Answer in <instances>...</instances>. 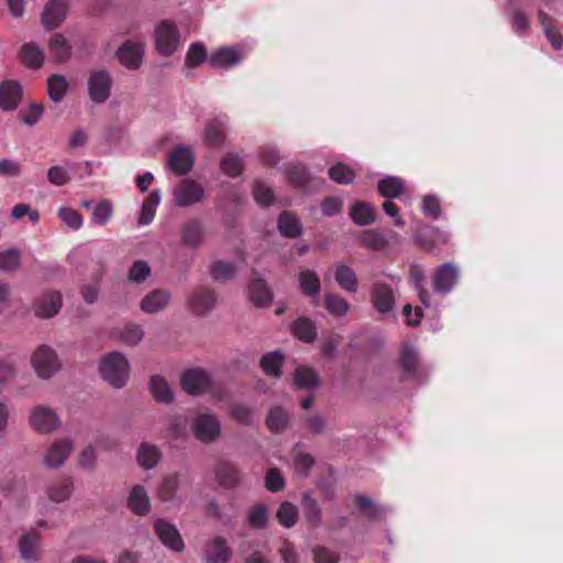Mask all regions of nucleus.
Instances as JSON below:
<instances>
[{
  "mask_svg": "<svg viewBox=\"0 0 563 563\" xmlns=\"http://www.w3.org/2000/svg\"><path fill=\"white\" fill-rule=\"evenodd\" d=\"M99 371L109 385L119 389L126 385L130 364L122 353L114 351L103 357Z\"/></svg>",
  "mask_w": 563,
  "mask_h": 563,
  "instance_id": "f257e3e1",
  "label": "nucleus"
},
{
  "mask_svg": "<svg viewBox=\"0 0 563 563\" xmlns=\"http://www.w3.org/2000/svg\"><path fill=\"white\" fill-rule=\"evenodd\" d=\"M369 301L378 314L389 316L396 307L395 290L389 284L375 280L369 288Z\"/></svg>",
  "mask_w": 563,
  "mask_h": 563,
  "instance_id": "f03ea898",
  "label": "nucleus"
},
{
  "mask_svg": "<svg viewBox=\"0 0 563 563\" xmlns=\"http://www.w3.org/2000/svg\"><path fill=\"white\" fill-rule=\"evenodd\" d=\"M32 365L42 379H49L60 368V362L55 350L48 345H41L33 352Z\"/></svg>",
  "mask_w": 563,
  "mask_h": 563,
  "instance_id": "7ed1b4c3",
  "label": "nucleus"
},
{
  "mask_svg": "<svg viewBox=\"0 0 563 563\" xmlns=\"http://www.w3.org/2000/svg\"><path fill=\"white\" fill-rule=\"evenodd\" d=\"M221 422L213 413H200L191 422V431L202 443H212L221 434Z\"/></svg>",
  "mask_w": 563,
  "mask_h": 563,
  "instance_id": "20e7f679",
  "label": "nucleus"
},
{
  "mask_svg": "<svg viewBox=\"0 0 563 563\" xmlns=\"http://www.w3.org/2000/svg\"><path fill=\"white\" fill-rule=\"evenodd\" d=\"M180 34L172 21H162L155 30L156 49L164 56L173 55L179 47Z\"/></svg>",
  "mask_w": 563,
  "mask_h": 563,
  "instance_id": "39448f33",
  "label": "nucleus"
},
{
  "mask_svg": "<svg viewBox=\"0 0 563 563\" xmlns=\"http://www.w3.org/2000/svg\"><path fill=\"white\" fill-rule=\"evenodd\" d=\"M175 205L189 207L202 201L206 190L201 184L194 179H181L173 190Z\"/></svg>",
  "mask_w": 563,
  "mask_h": 563,
  "instance_id": "423d86ee",
  "label": "nucleus"
},
{
  "mask_svg": "<svg viewBox=\"0 0 563 563\" xmlns=\"http://www.w3.org/2000/svg\"><path fill=\"white\" fill-rule=\"evenodd\" d=\"M184 390L191 395H200L211 390L213 380L210 374L202 368H190L183 373L180 378Z\"/></svg>",
  "mask_w": 563,
  "mask_h": 563,
  "instance_id": "0eeeda50",
  "label": "nucleus"
},
{
  "mask_svg": "<svg viewBox=\"0 0 563 563\" xmlns=\"http://www.w3.org/2000/svg\"><path fill=\"white\" fill-rule=\"evenodd\" d=\"M88 93L95 103H103L110 97L112 79L106 69L93 70L88 78Z\"/></svg>",
  "mask_w": 563,
  "mask_h": 563,
  "instance_id": "6e6552de",
  "label": "nucleus"
},
{
  "mask_svg": "<svg viewBox=\"0 0 563 563\" xmlns=\"http://www.w3.org/2000/svg\"><path fill=\"white\" fill-rule=\"evenodd\" d=\"M459 279V269L453 263L440 265L432 274L434 291L448 294L452 290Z\"/></svg>",
  "mask_w": 563,
  "mask_h": 563,
  "instance_id": "1a4fd4ad",
  "label": "nucleus"
},
{
  "mask_svg": "<svg viewBox=\"0 0 563 563\" xmlns=\"http://www.w3.org/2000/svg\"><path fill=\"white\" fill-rule=\"evenodd\" d=\"M154 531L166 548L175 552H181L184 550L183 538L174 525L165 519H158L154 523Z\"/></svg>",
  "mask_w": 563,
  "mask_h": 563,
  "instance_id": "9d476101",
  "label": "nucleus"
},
{
  "mask_svg": "<svg viewBox=\"0 0 563 563\" xmlns=\"http://www.w3.org/2000/svg\"><path fill=\"white\" fill-rule=\"evenodd\" d=\"M30 422L40 433L52 432L60 424L56 412L45 406H37L32 410Z\"/></svg>",
  "mask_w": 563,
  "mask_h": 563,
  "instance_id": "9b49d317",
  "label": "nucleus"
},
{
  "mask_svg": "<svg viewBox=\"0 0 563 563\" xmlns=\"http://www.w3.org/2000/svg\"><path fill=\"white\" fill-rule=\"evenodd\" d=\"M243 59L241 49L236 47H221L208 57V63L214 68H232L239 65Z\"/></svg>",
  "mask_w": 563,
  "mask_h": 563,
  "instance_id": "f8f14e48",
  "label": "nucleus"
},
{
  "mask_svg": "<svg viewBox=\"0 0 563 563\" xmlns=\"http://www.w3.org/2000/svg\"><path fill=\"white\" fill-rule=\"evenodd\" d=\"M232 558V550L223 537H216L206 544V563H229Z\"/></svg>",
  "mask_w": 563,
  "mask_h": 563,
  "instance_id": "ddd939ff",
  "label": "nucleus"
},
{
  "mask_svg": "<svg viewBox=\"0 0 563 563\" xmlns=\"http://www.w3.org/2000/svg\"><path fill=\"white\" fill-rule=\"evenodd\" d=\"M73 443L70 440L63 439L55 441L43 457L44 464L49 468H57L64 464L70 452Z\"/></svg>",
  "mask_w": 563,
  "mask_h": 563,
  "instance_id": "4468645a",
  "label": "nucleus"
},
{
  "mask_svg": "<svg viewBox=\"0 0 563 563\" xmlns=\"http://www.w3.org/2000/svg\"><path fill=\"white\" fill-rule=\"evenodd\" d=\"M22 99L21 85L12 79L5 80L0 85V109L11 111L18 108Z\"/></svg>",
  "mask_w": 563,
  "mask_h": 563,
  "instance_id": "2eb2a0df",
  "label": "nucleus"
},
{
  "mask_svg": "<svg viewBox=\"0 0 563 563\" xmlns=\"http://www.w3.org/2000/svg\"><path fill=\"white\" fill-rule=\"evenodd\" d=\"M62 295L58 291L43 294L34 303L35 314L40 318H51L58 313L62 307Z\"/></svg>",
  "mask_w": 563,
  "mask_h": 563,
  "instance_id": "dca6fc26",
  "label": "nucleus"
},
{
  "mask_svg": "<svg viewBox=\"0 0 563 563\" xmlns=\"http://www.w3.org/2000/svg\"><path fill=\"white\" fill-rule=\"evenodd\" d=\"M67 15V3L65 0H51L42 13V23L45 29L57 27Z\"/></svg>",
  "mask_w": 563,
  "mask_h": 563,
  "instance_id": "f3484780",
  "label": "nucleus"
},
{
  "mask_svg": "<svg viewBox=\"0 0 563 563\" xmlns=\"http://www.w3.org/2000/svg\"><path fill=\"white\" fill-rule=\"evenodd\" d=\"M188 305L195 314L202 316L214 308L216 296L212 290L201 287L191 294Z\"/></svg>",
  "mask_w": 563,
  "mask_h": 563,
  "instance_id": "a211bd4d",
  "label": "nucleus"
},
{
  "mask_svg": "<svg viewBox=\"0 0 563 563\" xmlns=\"http://www.w3.org/2000/svg\"><path fill=\"white\" fill-rule=\"evenodd\" d=\"M120 63L131 69H136L141 66L144 49L140 43L125 42L119 47L117 52Z\"/></svg>",
  "mask_w": 563,
  "mask_h": 563,
  "instance_id": "6ab92c4d",
  "label": "nucleus"
},
{
  "mask_svg": "<svg viewBox=\"0 0 563 563\" xmlns=\"http://www.w3.org/2000/svg\"><path fill=\"white\" fill-rule=\"evenodd\" d=\"M214 473L219 485L225 488H233L242 481V474L238 466L227 461L219 462Z\"/></svg>",
  "mask_w": 563,
  "mask_h": 563,
  "instance_id": "aec40b11",
  "label": "nucleus"
},
{
  "mask_svg": "<svg viewBox=\"0 0 563 563\" xmlns=\"http://www.w3.org/2000/svg\"><path fill=\"white\" fill-rule=\"evenodd\" d=\"M194 156L189 148L179 146L168 156V166L177 175H185L191 170Z\"/></svg>",
  "mask_w": 563,
  "mask_h": 563,
  "instance_id": "412c9836",
  "label": "nucleus"
},
{
  "mask_svg": "<svg viewBox=\"0 0 563 563\" xmlns=\"http://www.w3.org/2000/svg\"><path fill=\"white\" fill-rule=\"evenodd\" d=\"M170 301V294L165 289H155L141 301V310L153 314L165 309Z\"/></svg>",
  "mask_w": 563,
  "mask_h": 563,
  "instance_id": "4be33fe9",
  "label": "nucleus"
},
{
  "mask_svg": "<svg viewBox=\"0 0 563 563\" xmlns=\"http://www.w3.org/2000/svg\"><path fill=\"white\" fill-rule=\"evenodd\" d=\"M334 280L345 291L355 294L358 289V279L356 273L350 266L340 263L335 266L333 273Z\"/></svg>",
  "mask_w": 563,
  "mask_h": 563,
  "instance_id": "5701e85b",
  "label": "nucleus"
},
{
  "mask_svg": "<svg viewBox=\"0 0 563 563\" xmlns=\"http://www.w3.org/2000/svg\"><path fill=\"white\" fill-rule=\"evenodd\" d=\"M354 503L360 514L368 521H378L385 515L383 507L365 495H356Z\"/></svg>",
  "mask_w": 563,
  "mask_h": 563,
  "instance_id": "b1692460",
  "label": "nucleus"
},
{
  "mask_svg": "<svg viewBox=\"0 0 563 563\" xmlns=\"http://www.w3.org/2000/svg\"><path fill=\"white\" fill-rule=\"evenodd\" d=\"M128 506L137 516H144L150 511V499L143 486H134L128 499Z\"/></svg>",
  "mask_w": 563,
  "mask_h": 563,
  "instance_id": "393cba45",
  "label": "nucleus"
},
{
  "mask_svg": "<svg viewBox=\"0 0 563 563\" xmlns=\"http://www.w3.org/2000/svg\"><path fill=\"white\" fill-rule=\"evenodd\" d=\"M377 190L382 197L394 199L400 197L406 191V184L399 177L387 176L379 180Z\"/></svg>",
  "mask_w": 563,
  "mask_h": 563,
  "instance_id": "a878e982",
  "label": "nucleus"
},
{
  "mask_svg": "<svg viewBox=\"0 0 563 563\" xmlns=\"http://www.w3.org/2000/svg\"><path fill=\"white\" fill-rule=\"evenodd\" d=\"M539 23L543 27L544 35L552 47L556 51L563 47V37L556 26L552 24V16L543 10L538 12Z\"/></svg>",
  "mask_w": 563,
  "mask_h": 563,
  "instance_id": "bb28decb",
  "label": "nucleus"
},
{
  "mask_svg": "<svg viewBox=\"0 0 563 563\" xmlns=\"http://www.w3.org/2000/svg\"><path fill=\"white\" fill-rule=\"evenodd\" d=\"M350 217L354 223L363 227L375 221L376 211L371 203L365 201H357L352 206Z\"/></svg>",
  "mask_w": 563,
  "mask_h": 563,
  "instance_id": "cd10ccee",
  "label": "nucleus"
},
{
  "mask_svg": "<svg viewBox=\"0 0 563 563\" xmlns=\"http://www.w3.org/2000/svg\"><path fill=\"white\" fill-rule=\"evenodd\" d=\"M323 306L329 314L335 318L344 317L351 307L343 296L335 292H327L324 295Z\"/></svg>",
  "mask_w": 563,
  "mask_h": 563,
  "instance_id": "c85d7f7f",
  "label": "nucleus"
},
{
  "mask_svg": "<svg viewBox=\"0 0 563 563\" xmlns=\"http://www.w3.org/2000/svg\"><path fill=\"white\" fill-rule=\"evenodd\" d=\"M38 538L37 532H26L20 538L18 547L23 560L32 562L37 560Z\"/></svg>",
  "mask_w": 563,
  "mask_h": 563,
  "instance_id": "c756f323",
  "label": "nucleus"
},
{
  "mask_svg": "<svg viewBox=\"0 0 563 563\" xmlns=\"http://www.w3.org/2000/svg\"><path fill=\"white\" fill-rule=\"evenodd\" d=\"M251 300L260 307H267L273 299L272 292L264 280L255 278L249 286Z\"/></svg>",
  "mask_w": 563,
  "mask_h": 563,
  "instance_id": "7c9ffc66",
  "label": "nucleus"
},
{
  "mask_svg": "<svg viewBox=\"0 0 563 563\" xmlns=\"http://www.w3.org/2000/svg\"><path fill=\"white\" fill-rule=\"evenodd\" d=\"M161 202V191L155 189L151 192V195L143 201L141 208V214L139 218V224L147 225L150 224L156 214V209Z\"/></svg>",
  "mask_w": 563,
  "mask_h": 563,
  "instance_id": "2f4dec72",
  "label": "nucleus"
},
{
  "mask_svg": "<svg viewBox=\"0 0 563 563\" xmlns=\"http://www.w3.org/2000/svg\"><path fill=\"white\" fill-rule=\"evenodd\" d=\"M277 224L280 233L287 238H297L301 234V223L299 219L290 212H282Z\"/></svg>",
  "mask_w": 563,
  "mask_h": 563,
  "instance_id": "473e14b6",
  "label": "nucleus"
},
{
  "mask_svg": "<svg viewBox=\"0 0 563 563\" xmlns=\"http://www.w3.org/2000/svg\"><path fill=\"white\" fill-rule=\"evenodd\" d=\"M161 459L158 449L150 443H142L137 450V463L144 470L154 468Z\"/></svg>",
  "mask_w": 563,
  "mask_h": 563,
  "instance_id": "72a5a7b5",
  "label": "nucleus"
},
{
  "mask_svg": "<svg viewBox=\"0 0 563 563\" xmlns=\"http://www.w3.org/2000/svg\"><path fill=\"white\" fill-rule=\"evenodd\" d=\"M48 48L57 62H66L71 55V46L60 33L54 34L51 37Z\"/></svg>",
  "mask_w": 563,
  "mask_h": 563,
  "instance_id": "f704fd0d",
  "label": "nucleus"
},
{
  "mask_svg": "<svg viewBox=\"0 0 563 563\" xmlns=\"http://www.w3.org/2000/svg\"><path fill=\"white\" fill-rule=\"evenodd\" d=\"M22 63L30 68H38L44 62L43 51L34 43H26L20 52Z\"/></svg>",
  "mask_w": 563,
  "mask_h": 563,
  "instance_id": "c9c22d12",
  "label": "nucleus"
},
{
  "mask_svg": "<svg viewBox=\"0 0 563 563\" xmlns=\"http://www.w3.org/2000/svg\"><path fill=\"white\" fill-rule=\"evenodd\" d=\"M203 240V227L197 221H189L183 229V243L190 247H197Z\"/></svg>",
  "mask_w": 563,
  "mask_h": 563,
  "instance_id": "e433bc0d",
  "label": "nucleus"
},
{
  "mask_svg": "<svg viewBox=\"0 0 563 563\" xmlns=\"http://www.w3.org/2000/svg\"><path fill=\"white\" fill-rule=\"evenodd\" d=\"M399 362L406 375L413 376L417 373L419 357L417 351L410 344H402Z\"/></svg>",
  "mask_w": 563,
  "mask_h": 563,
  "instance_id": "4c0bfd02",
  "label": "nucleus"
},
{
  "mask_svg": "<svg viewBox=\"0 0 563 563\" xmlns=\"http://www.w3.org/2000/svg\"><path fill=\"white\" fill-rule=\"evenodd\" d=\"M68 81L63 75L54 74L47 79L48 97L55 103L60 102L67 90Z\"/></svg>",
  "mask_w": 563,
  "mask_h": 563,
  "instance_id": "58836bf2",
  "label": "nucleus"
},
{
  "mask_svg": "<svg viewBox=\"0 0 563 563\" xmlns=\"http://www.w3.org/2000/svg\"><path fill=\"white\" fill-rule=\"evenodd\" d=\"M73 494V482L70 479H62L52 483L47 487V496L54 503H63Z\"/></svg>",
  "mask_w": 563,
  "mask_h": 563,
  "instance_id": "ea45409f",
  "label": "nucleus"
},
{
  "mask_svg": "<svg viewBox=\"0 0 563 563\" xmlns=\"http://www.w3.org/2000/svg\"><path fill=\"white\" fill-rule=\"evenodd\" d=\"M261 367L266 375L280 376V368L284 364V356L279 351L269 352L262 356Z\"/></svg>",
  "mask_w": 563,
  "mask_h": 563,
  "instance_id": "a19ab883",
  "label": "nucleus"
},
{
  "mask_svg": "<svg viewBox=\"0 0 563 563\" xmlns=\"http://www.w3.org/2000/svg\"><path fill=\"white\" fill-rule=\"evenodd\" d=\"M180 484V475L175 473L166 476L159 488H158V497L162 501H172L176 499L177 492L179 489Z\"/></svg>",
  "mask_w": 563,
  "mask_h": 563,
  "instance_id": "79ce46f5",
  "label": "nucleus"
},
{
  "mask_svg": "<svg viewBox=\"0 0 563 563\" xmlns=\"http://www.w3.org/2000/svg\"><path fill=\"white\" fill-rule=\"evenodd\" d=\"M220 168L224 175L235 178L243 172V157L239 154L229 153L222 157Z\"/></svg>",
  "mask_w": 563,
  "mask_h": 563,
  "instance_id": "37998d69",
  "label": "nucleus"
},
{
  "mask_svg": "<svg viewBox=\"0 0 563 563\" xmlns=\"http://www.w3.org/2000/svg\"><path fill=\"white\" fill-rule=\"evenodd\" d=\"M150 388L153 397L158 402L168 404L174 399V394L172 393L167 382L161 376L152 377Z\"/></svg>",
  "mask_w": 563,
  "mask_h": 563,
  "instance_id": "c03bdc74",
  "label": "nucleus"
},
{
  "mask_svg": "<svg viewBox=\"0 0 563 563\" xmlns=\"http://www.w3.org/2000/svg\"><path fill=\"white\" fill-rule=\"evenodd\" d=\"M291 331L299 340L307 343L312 342L316 335L313 322L305 317L297 319L291 324Z\"/></svg>",
  "mask_w": 563,
  "mask_h": 563,
  "instance_id": "a18cd8bd",
  "label": "nucleus"
},
{
  "mask_svg": "<svg viewBox=\"0 0 563 563\" xmlns=\"http://www.w3.org/2000/svg\"><path fill=\"white\" fill-rule=\"evenodd\" d=\"M286 179L296 187H303L308 181L307 168L303 164H289L285 167Z\"/></svg>",
  "mask_w": 563,
  "mask_h": 563,
  "instance_id": "49530a36",
  "label": "nucleus"
},
{
  "mask_svg": "<svg viewBox=\"0 0 563 563\" xmlns=\"http://www.w3.org/2000/svg\"><path fill=\"white\" fill-rule=\"evenodd\" d=\"M288 413L279 406L272 408L267 416V427L272 432H282L288 424Z\"/></svg>",
  "mask_w": 563,
  "mask_h": 563,
  "instance_id": "de8ad7c7",
  "label": "nucleus"
},
{
  "mask_svg": "<svg viewBox=\"0 0 563 563\" xmlns=\"http://www.w3.org/2000/svg\"><path fill=\"white\" fill-rule=\"evenodd\" d=\"M235 273V265L224 261H216L210 268V275L217 282L231 280L234 278Z\"/></svg>",
  "mask_w": 563,
  "mask_h": 563,
  "instance_id": "09e8293b",
  "label": "nucleus"
},
{
  "mask_svg": "<svg viewBox=\"0 0 563 563\" xmlns=\"http://www.w3.org/2000/svg\"><path fill=\"white\" fill-rule=\"evenodd\" d=\"M360 242L374 251H380L387 246V240L384 234L377 230H366L362 233Z\"/></svg>",
  "mask_w": 563,
  "mask_h": 563,
  "instance_id": "8fccbe9b",
  "label": "nucleus"
},
{
  "mask_svg": "<svg viewBox=\"0 0 563 563\" xmlns=\"http://www.w3.org/2000/svg\"><path fill=\"white\" fill-rule=\"evenodd\" d=\"M329 177L341 185H349L355 178L354 170L343 163H338L329 169Z\"/></svg>",
  "mask_w": 563,
  "mask_h": 563,
  "instance_id": "3c124183",
  "label": "nucleus"
},
{
  "mask_svg": "<svg viewBox=\"0 0 563 563\" xmlns=\"http://www.w3.org/2000/svg\"><path fill=\"white\" fill-rule=\"evenodd\" d=\"M144 338V331L141 325L128 323L120 330V340L126 345H136Z\"/></svg>",
  "mask_w": 563,
  "mask_h": 563,
  "instance_id": "603ef678",
  "label": "nucleus"
},
{
  "mask_svg": "<svg viewBox=\"0 0 563 563\" xmlns=\"http://www.w3.org/2000/svg\"><path fill=\"white\" fill-rule=\"evenodd\" d=\"M113 209L109 200L104 199L97 203L92 213L91 222L97 225H106L112 218Z\"/></svg>",
  "mask_w": 563,
  "mask_h": 563,
  "instance_id": "864d4df0",
  "label": "nucleus"
},
{
  "mask_svg": "<svg viewBox=\"0 0 563 563\" xmlns=\"http://www.w3.org/2000/svg\"><path fill=\"white\" fill-rule=\"evenodd\" d=\"M294 380L298 388L308 389L317 384V375L313 369L300 366L296 369Z\"/></svg>",
  "mask_w": 563,
  "mask_h": 563,
  "instance_id": "5fc2aeb1",
  "label": "nucleus"
},
{
  "mask_svg": "<svg viewBox=\"0 0 563 563\" xmlns=\"http://www.w3.org/2000/svg\"><path fill=\"white\" fill-rule=\"evenodd\" d=\"M297 508L289 501H284L277 511V519L283 527L290 528L297 521Z\"/></svg>",
  "mask_w": 563,
  "mask_h": 563,
  "instance_id": "6e6d98bb",
  "label": "nucleus"
},
{
  "mask_svg": "<svg viewBox=\"0 0 563 563\" xmlns=\"http://www.w3.org/2000/svg\"><path fill=\"white\" fill-rule=\"evenodd\" d=\"M207 59V51L202 43L195 42L189 46L186 56V66L187 67H197L202 62Z\"/></svg>",
  "mask_w": 563,
  "mask_h": 563,
  "instance_id": "4d7b16f0",
  "label": "nucleus"
},
{
  "mask_svg": "<svg viewBox=\"0 0 563 563\" xmlns=\"http://www.w3.org/2000/svg\"><path fill=\"white\" fill-rule=\"evenodd\" d=\"M229 415L240 424L250 426L253 422V410L242 404L231 405Z\"/></svg>",
  "mask_w": 563,
  "mask_h": 563,
  "instance_id": "13d9d810",
  "label": "nucleus"
},
{
  "mask_svg": "<svg viewBox=\"0 0 563 563\" xmlns=\"http://www.w3.org/2000/svg\"><path fill=\"white\" fill-rule=\"evenodd\" d=\"M20 265V251L18 249H9L0 252V271L11 272Z\"/></svg>",
  "mask_w": 563,
  "mask_h": 563,
  "instance_id": "bf43d9fd",
  "label": "nucleus"
},
{
  "mask_svg": "<svg viewBox=\"0 0 563 563\" xmlns=\"http://www.w3.org/2000/svg\"><path fill=\"white\" fill-rule=\"evenodd\" d=\"M59 219L73 230H78L82 227V217L75 209L63 207L57 211Z\"/></svg>",
  "mask_w": 563,
  "mask_h": 563,
  "instance_id": "052dcab7",
  "label": "nucleus"
},
{
  "mask_svg": "<svg viewBox=\"0 0 563 563\" xmlns=\"http://www.w3.org/2000/svg\"><path fill=\"white\" fill-rule=\"evenodd\" d=\"M249 523L255 529H263L268 521V509L265 505H258L250 510Z\"/></svg>",
  "mask_w": 563,
  "mask_h": 563,
  "instance_id": "680f3d73",
  "label": "nucleus"
},
{
  "mask_svg": "<svg viewBox=\"0 0 563 563\" xmlns=\"http://www.w3.org/2000/svg\"><path fill=\"white\" fill-rule=\"evenodd\" d=\"M151 274V268L145 261H136L129 271V280L141 284L146 280Z\"/></svg>",
  "mask_w": 563,
  "mask_h": 563,
  "instance_id": "e2e57ef3",
  "label": "nucleus"
},
{
  "mask_svg": "<svg viewBox=\"0 0 563 563\" xmlns=\"http://www.w3.org/2000/svg\"><path fill=\"white\" fill-rule=\"evenodd\" d=\"M265 487L272 493L280 492L285 487V478L276 467L269 468L265 476Z\"/></svg>",
  "mask_w": 563,
  "mask_h": 563,
  "instance_id": "0e129e2a",
  "label": "nucleus"
},
{
  "mask_svg": "<svg viewBox=\"0 0 563 563\" xmlns=\"http://www.w3.org/2000/svg\"><path fill=\"white\" fill-rule=\"evenodd\" d=\"M422 211L426 217L438 219L442 213L439 198L432 195L424 196L422 200Z\"/></svg>",
  "mask_w": 563,
  "mask_h": 563,
  "instance_id": "69168bd1",
  "label": "nucleus"
},
{
  "mask_svg": "<svg viewBox=\"0 0 563 563\" xmlns=\"http://www.w3.org/2000/svg\"><path fill=\"white\" fill-rule=\"evenodd\" d=\"M253 195L257 203L268 206L274 200L272 188L265 186L261 181H256L253 187Z\"/></svg>",
  "mask_w": 563,
  "mask_h": 563,
  "instance_id": "338daca9",
  "label": "nucleus"
},
{
  "mask_svg": "<svg viewBox=\"0 0 563 563\" xmlns=\"http://www.w3.org/2000/svg\"><path fill=\"white\" fill-rule=\"evenodd\" d=\"M22 173V166L20 163L11 158L0 159V177L2 178H14L19 177Z\"/></svg>",
  "mask_w": 563,
  "mask_h": 563,
  "instance_id": "774afa93",
  "label": "nucleus"
}]
</instances>
